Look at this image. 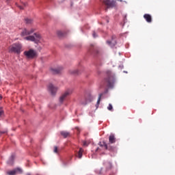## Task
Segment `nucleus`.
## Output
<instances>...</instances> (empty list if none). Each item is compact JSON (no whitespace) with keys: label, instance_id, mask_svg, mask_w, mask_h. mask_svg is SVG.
Wrapping results in <instances>:
<instances>
[{"label":"nucleus","instance_id":"f257e3e1","mask_svg":"<svg viewBox=\"0 0 175 175\" xmlns=\"http://www.w3.org/2000/svg\"><path fill=\"white\" fill-rule=\"evenodd\" d=\"M36 29L31 28L30 29H28L27 28H25L22 30L21 33V36L23 38L24 40H27L28 42H33L36 44H38L39 42H40L42 39V36L38 33H34ZM31 33H33V36Z\"/></svg>","mask_w":175,"mask_h":175},{"label":"nucleus","instance_id":"f03ea898","mask_svg":"<svg viewBox=\"0 0 175 175\" xmlns=\"http://www.w3.org/2000/svg\"><path fill=\"white\" fill-rule=\"evenodd\" d=\"M23 44L20 42L13 44L10 48V53H15V54H21Z\"/></svg>","mask_w":175,"mask_h":175},{"label":"nucleus","instance_id":"7ed1b4c3","mask_svg":"<svg viewBox=\"0 0 175 175\" xmlns=\"http://www.w3.org/2000/svg\"><path fill=\"white\" fill-rule=\"evenodd\" d=\"M23 54L28 59H33V58H36L38 57V51L33 49L25 51Z\"/></svg>","mask_w":175,"mask_h":175},{"label":"nucleus","instance_id":"20e7f679","mask_svg":"<svg viewBox=\"0 0 175 175\" xmlns=\"http://www.w3.org/2000/svg\"><path fill=\"white\" fill-rule=\"evenodd\" d=\"M108 78L106 79L107 82V85L109 88H113L114 87V83H116V78H114V75H111V72H108Z\"/></svg>","mask_w":175,"mask_h":175},{"label":"nucleus","instance_id":"39448f33","mask_svg":"<svg viewBox=\"0 0 175 175\" xmlns=\"http://www.w3.org/2000/svg\"><path fill=\"white\" fill-rule=\"evenodd\" d=\"M72 89H68L67 90H66L65 92L59 97V103H64V100L66 99V97L69 96V95H72Z\"/></svg>","mask_w":175,"mask_h":175},{"label":"nucleus","instance_id":"423d86ee","mask_svg":"<svg viewBox=\"0 0 175 175\" xmlns=\"http://www.w3.org/2000/svg\"><path fill=\"white\" fill-rule=\"evenodd\" d=\"M48 90L49 92H51V95H55V94H57V91H58V88L51 83L48 87Z\"/></svg>","mask_w":175,"mask_h":175},{"label":"nucleus","instance_id":"0eeeda50","mask_svg":"<svg viewBox=\"0 0 175 175\" xmlns=\"http://www.w3.org/2000/svg\"><path fill=\"white\" fill-rule=\"evenodd\" d=\"M22 172H23V170H21V168H20V167H18V168H16L14 170L8 171L6 172V174H8V175H16L17 173H22Z\"/></svg>","mask_w":175,"mask_h":175},{"label":"nucleus","instance_id":"6e6552de","mask_svg":"<svg viewBox=\"0 0 175 175\" xmlns=\"http://www.w3.org/2000/svg\"><path fill=\"white\" fill-rule=\"evenodd\" d=\"M104 3L107 8H114L116 6V1L114 0H104Z\"/></svg>","mask_w":175,"mask_h":175},{"label":"nucleus","instance_id":"1a4fd4ad","mask_svg":"<svg viewBox=\"0 0 175 175\" xmlns=\"http://www.w3.org/2000/svg\"><path fill=\"white\" fill-rule=\"evenodd\" d=\"M144 18L146 20V21L147 23H152V18L151 17V15L148 14H145L144 15Z\"/></svg>","mask_w":175,"mask_h":175},{"label":"nucleus","instance_id":"9d476101","mask_svg":"<svg viewBox=\"0 0 175 175\" xmlns=\"http://www.w3.org/2000/svg\"><path fill=\"white\" fill-rule=\"evenodd\" d=\"M115 39L116 37L113 36L111 41H107V44H109V46H110L111 47H114V46L117 44V42H116Z\"/></svg>","mask_w":175,"mask_h":175},{"label":"nucleus","instance_id":"9b49d317","mask_svg":"<svg viewBox=\"0 0 175 175\" xmlns=\"http://www.w3.org/2000/svg\"><path fill=\"white\" fill-rule=\"evenodd\" d=\"M16 158V156L14 154H12L10 157L9 158L8 161H7V163L8 165H13L14 163V159Z\"/></svg>","mask_w":175,"mask_h":175},{"label":"nucleus","instance_id":"f8f14e48","mask_svg":"<svg viewBox=\"0 0 175 175\" xmlns=\"http://www.w3.org/2000/svg\"><path fill=\"white\" fill-rule=\"evenodd\" d=\"M61 70H62V68H51V72L53 73V75H58V73L61 72Z\"/></svg>","mask_w":175,"mask_h":175},{"label":"nucleus","instance_id":"ddd939ff","mask_svg":"<svg viewBox=\"0 0 175 175\" xmlns=\"http://www.w3.org/2000/svg\"><path fill=\"white\" fill-rule=\"evenodd\" d=\"M109 142L111 144L116 143V137L113 134H111L109 137Z\"/></svg>","mask_w":175,"mask_h":175},{"label":"nucleus","instance_id":"4468645a","mask_svg":"<svg viewBox=\"0 0 175 175\" xmlns=\"http://www.w3.org/2000/svg\"><path fill=\"white\" fill-rule=\"evenodd\" d=\"M60 135H62V136H63V137L66 138V137H68V136H69L70 135V133L68 131H61Z\"/></svg>","mask_w":175,"mask_h":175},{"label":"nucleus","instance_id":"2eb2a0df","mask_svg":"<svg viewBox=\"0 0 175 175\" xmlns=\"http://www.w3.org/2000/svg\"><path fill=\"white\" fill-rule=\"evenodd\" d=\"M25 21L26 24H32V23H33V19L26 18H25Z\"/></svg>","mask_w":175,"mask_h":175},{"label":"nucleus","instance_id":"dca6fc26","mask_svg":"<svg viewBox=\"0 0 175 175\" xmlns=\"http://www.w3.org/2000/svg\"><path fill=\"white\" fill-rule=\"evenodd\" d=\"M100 98H102V94H99L98 98L97 100V103L96 105V109H98V107H99V104L100 103Z\"/></svg>","mask_w":175,"mask_h":175},{"label":"nucleus","instance_id":"f3484780","mask_svg":"<svg viewBox=\"0 0 175 175\" xmlns=\"http://www.w3.org/2000/svg\"><path fill=\"white\" fill-rule=\"evenodd\" d=\"M83 148H80L79 149V152H78V157L79 158V159H81V157H83Z\"/></svg>","mask_w":175,"mask_h":175},{"label":"nucleus","instance_id":"a211bd4d","mask_svg":"<svg viewBox=\"0 0 175 175\" xmlns=\"http://www.w3.org/2000/svg\"><path fill=\"white\" fill-rule=\"evenodd\" d=\"M72 75H81V72L79 70H75L71 72Z\"/></svg>","mask_w":175,"mask_h":175},{"label":"nucleus","instance_id":"6ab92c4d","mask_svg":"<svg viewBox=\"0 0 175 175\" xmlns=\"http://www.w3.org/2000/svg\"><path fill=\"white\" fill-rule=\"evenodd\" d=\"M101 147H105V150H109V148L107 146V144H106V142H103V145H100Z\"/></svg>","mask_w":175,"mask_h":175},{"label":"nucleus","instance_id":"aec40b11","mask_svg":"<svg viewBox=\"0 0 175 175\" xmlns=\"http://www.w3.org/2000/svg\"><path fill=\"white\" fill-rule=\"evenodd\" d=\"M57 35L58 36H59V37L64 36V33H62V31H58L57 32Z\"/></svg>","mask_w":175,"mask_h":175},{"label":"nucleus","instance_id":"412c9836","mask_svg":"<svg viewBox=\"0 0 175 175\" xmlns=\"http://www.w3.org/2000/svg\"><path fill=\"white\" fill-rule=\"evenodd\" d=\"M107 109L109 111L113 110V105H111V104H109V106L107 107Z\"/></svg>","mask_w":175,"mask_h":175},{"label":"nucleus","instance_id":"4be33fe9","mask_svg":"<svg viewBox=\"0 0 175 175\" xmlns=\"http://www.w3.org/2000/svg\"><path fill=\"white\" fill-rule=\"evenodd\" d=\"M16 5L18 6V8L21 10H23L24 7L21 6V5H18V3H16Z\"/></svg>","mask_w":175,"mask_h":175},{"label":"nucleus","instance_id":"5701e85b","mask_svg":"<svg viewBox=\"0 0 175 175\" xmlns=\"http://www.w3.org/2000/svg\"><path fill=\"white\" fill-rule=\"evenodd\" d=\"M3 114V109L2 108H0V117Z\"/></svg>","mask_w":175,"mask_h":175},{"label":"nucleus","instance_id":"b1692460","mask_svg":"<svg viewBox=\"0 0 175 175\" xmlns=\"http://www.w3.org/2000/svg\"><path fill=\"white\" fill-rule=\"evenodd\" d=\"M54 152H58V148L57 146L54 147Z\"/></svg>","mask_w":175,"mask_h":175},{"label":"nucleus","instance_id":"393cba45","mask_svg":"<svg viewBox=\"0 0 175 175\" xmlns=\"http://www.w3.org/2000/svg\"><path fill=\"white\" fill-rule=\"evenodd\" d=\"M92 35H93V38H96V36H97L96 33L95 32H94Z\"/></svg>","mask_w":175,"mask_h":175},{"label":"nucleus","instance_id":"a878e982","mask_svg":"<svg viewBox=\"0 0 175 175\" xmlns=\"http://www.w3.org/2000/svg\"><path fill=\"white\" fill-rule=\"evenodd\" d=\"M8 131H1L0 133H7Z\"/></svg>","mask_w":175,"mask_h":175},{"label":"nucleus","instance_id":"bb28decb","mask_svg":"<svg viewBox=\"0 0 175 175\" xmlns=\"http://www.w3.org/2000/svg\"><path fill=\"white\" fill-rule=\"evenodd\" d=\"M23 6H27V3H23Z\"/></svg>","mask_w":175,"mask_h":175},{"label":"nucleus","instance_id":"cd10ccee","mask_svg":"<svg viewBox=\"0 0 175 175\" xmlns=\"http://www.w3.org/2000/svg\"><path fill=\"white\" fill-rule=\"evenodd\" d=\"M81 105H87V103H81Z\"/></svg>","mask_w":175,"mask_h":175},{"label":"nucleus","instance_id":"c85d7f7f","mask_svg":"<svg viewBox=\"0 0 175 175\" xmlns=\"http://www.w3.org/2000/svg\"><path fill=\"white\" fill-rule=\"evenodd\" d=\"M1 99H2V96H1V95H0V100H1Z\"/></svg>","mask_w":175,"mask_h":175},{"label":"nucleus","instance_id":"c756f323","mask_svg":"<svg viewBox=\"0 0 175 175\" xmlns=\"http://www.w3.org/2000/svg\"><path fill=\"white\" fill-rule=\"evenodd\" d=\"M118 1H120V2H122V0H118Z\"/></svg>","mask_w":175,"mask_h":175},{"label":"nucleus","instance_id":"7c9ffc66","mask_svg":"<svg viewBox=\"0 0 175 175\" xmlns=\"http://www.w3.org/2000/svg\"><path fill=\"white\" fill-rule=\"evenodd\" d=\"M124 73H128V72H126V71H124Z\"/></svg>","mask_w":175,"mask_h":175},{"label":"nucleus","instance_id":"2f4dec72","mask_svg":"<svg viewBox=\"0 0 175 175\" xmlns=\"http://www.w3.org/2000/svg\"><path fill=\"white\" fill-rule=\"evenodd\" d=\"M124 68V66H122V69Z\"/></svg>","mask_w":175,"mask_h":175},{"label":"nucleus","instance_id":"473e14b6","mask_svg":"<svg viewBox=\"0 0 175 175\" xmlns=\"http://www.w3.org/2000/svg\"><path fill=\"white\" fill-rule=\"evenodd\" d=\"M83 146H85V142L83 144Z\"/></svg>","mask_w":175,"mask_h":175},{"label":"nucleus","instance_id":"72a5a7b5","mask_svg":"<svg viewBox=\"0 0 175 175\" xmlns=\"http://www.w3.org/2000/svg\"><path fill=\"white\" fill-rule=\"evenodd\" d=\"M27 175H31V174H27Z\"/></svg>","mask_w":175,"mask_h":175}]
</instances>
